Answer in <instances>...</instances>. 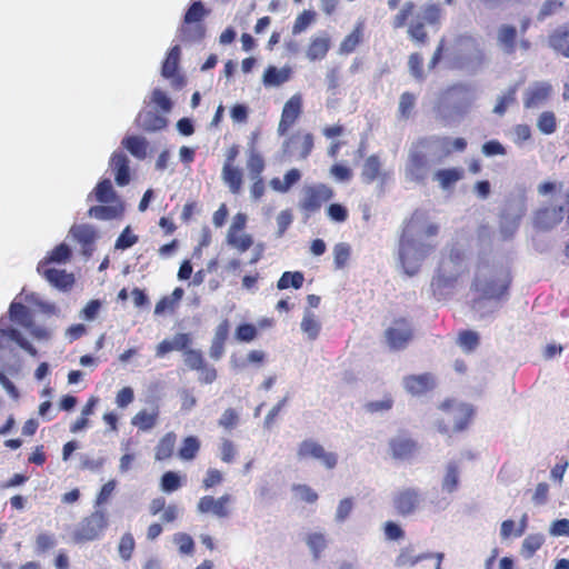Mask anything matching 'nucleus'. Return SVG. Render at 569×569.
Wrapping results in <instances>:
<instances>
[{"label": "nucleus", "instance_id": "f257e3e1", "mask_svg": "<svg viewBox=\"0 0 569 569\" xmlns=\"http://www.w3.org/2000/svg\"><path fill=\"white\" fill-rule=\"evenodd\" d=\"M511 277L506 269H492L485 278L477 276L472 282L476 297L472 299V308L478 309L485 300H500L507 293Z\"/></svg>", "mask_w": 569, "mask_h": 569}, {"label": "nucleus", "instance_id": "f03ea898", "mask_svg": "<svg viewBox=\"0 0 569 569\" xmlns=\"http://www.w3.org/2000/svg\"><path fill=\"white\" fill-rule=\"evenodd\" d=\"M465 260V251L457 247L451 248L449 253L441 259L437 274L431 281L435 296H441L443 289L453 287L458 279L468 271Z\"/></svg>", "mask_w": 569, "mask_h": 569}, {"label": "nucleus", "instance_id": "7ed1b4c3", "mask_svg": "<svg viewBox=\"0 0 569 569\" xmlns=\"http://www.w3.org/2000/svg\"><path fill=\"white\" fill-rule=\"evenodd\" d=\"M108 526V515L103 510H94L77 523L71 532V539L76 545L99 540L103 537Z\"/></svg>", "mask_w": 569, "mask_h": 569}, {"label": "nucleus", "instance_id": "20e7f679", "mask_svg": "<svg viewBox=\"0 0 569 569\" xmlns=\"http://www.w3.org/2000/svg\"><path fill=\"white\" fill-rule=\"evenodd\" d=\"M442 10L439 4L430 3L423 7L422 14L416 17L408 24L407 33L417 46H426L429 41L426 27L437 26L440 22Z\"/></svg>", "mask_w": 569, "mask_h": 569}, {"label": "nucleus", "instance_id": "39448f33", "mask_svg": "<svg viewBox=\"0 0 569 569\" xmlns=\"http://www.w3.org/2000/svg\"><path fill=\"white\" fill-rule=\"evenodd\" d=\"M333 197L332 188L325 183L305 186L298 208L306 218H310L321 209L323 203L330 201Z\"/></svg>", "mask_w": 569, "mask_h": 569}, {"label": "nucleus", "instance_id": "423d86ee", "mask_svg": "<svg viewBox=\"0 0 569 569\" xmlns=\"http://www.w3.org/2000/svg\"><path fill=\"white\" fill-rule=\"evenodd\" d=\"M430 142V138H420L410 150L406 171L407 176L413 181L425 180L428 173L429 160L426 151Z\"/></svg>", "mask_w": 569, "mask_h": 569}, {"label": "nucleus", "instance_id": "0eeeda50", "mask_svg": "<svg viewBox=\"0 0 569 569\" xmlns=\"http://www.w3.org/2000/svg\"><path fill=\"white\" fill-rule=\"evenodd\" d=\"M240 148L238 144H232L226 153V160L221 170V178L224 184L229 188L232 194H239L243 186V172L234 164Z\"/></svg>", "mask_w": 569, "mask_h": 569}, {"label": "nucleus", "instance_id": "6e6552de", "mask_svg": "<svg viewBox=\"0 0 569 569\" xmlns=\"http://www.w3.org/2000/svg\"><path fill=\"white\" fill-rule=\"evenodd\" d=\"M181 49L178 44L171 47L161 66V76L170 81L173 90H181L187 84V78L179 71Z\"/></svg>", "mask_w": 569, "mask_h": 569}, {"label": "nucleus", "instance_id": "1a4fd4ad", "mask_svg": "<svg viewBox=\"0 0 569 569\" xmlns=\"http://www.w3.org/2000/svg\"><path fill=\"white\" fill-rule=\"evenodd\" d=\"M315 138L312 133L297 131L283 141L282 152L288 157L305 160L311 154Z\"/></svg>", "mask_w": 569, "mask_h": 569}, {"label": "nucleus", "instance_id": "9d476101", "mask_svg": "<svg viewBox=\"0 0 569 569\" xmlns=\"http://www.w3.org/2000/svg\"><path fill=\"white\" fill-rule=\"evenodd\" d=\"M388 346L392 350H402L413 338V330L409 321L401 317L393 320L392 325L385 331Z\"/></svg>", "mask_w": 569, "mask_h": 569}, {"label": "nucleus", "instance_id": "9b49d317", "mask_svg": "<svg viewBox=\"0 0 569 569\" xmlns=\"http://www.w3.org/2000/svg\"><path fill=\"white\" fill-rule=\"evenodd\" d=\"M422 497L418 489L405 488L397 491L392 497V506L400 517L413 515L420 507Z\"/></svg>", "mask_w": 569, "mask_h": 569}, {"label": "nucleus", "instance_id": "f8f14e48", "mask_svg": "<svg viewBox=\"0 0 569 569\" xmlns=\"http://www.w3.org/2000/svg\"><path fill=\"white\" fill-rule=\"evenodd\" d=\"M302 106L303 100L300 93L293 94L286 101L277 128V132L279 136H286L288 131L299 120V118L302 114Z\"/></svg>", "mask_w": 569, "mask_h": 569}, {"label": "nucleus", "instance_id": "ddd939ff", "mask_svg": "<svg viewBox=\"0 0 569 569\" xmlns=\"http://www.w3.org/2000/svg\"><path fill=\"white\" fill-rule=\"evenodd\" d=\"M231 501L232 496L229 493H224L219 498L207 495L199 499L197 510L199 513H211L219 519L228 518L231 515V510L229 508Z\"/></svg>", "mask_w": 569, "mask_h": 569}, {"label": "nucleus", "instance_id": "4468645a", "mask_svg": "<svg viewBox=\"0 0 569 569\" xmlns=\"http://www.w3.org/2000/svg\"><path fill=\"white\" fill-rule=\"evenodd\" d=\"M403 387L412 396H421L436 387V378L430 372L409 375L403 378Z\"/></svg>", "mask_w": 569, "mask_h": 569}, {"label": "nucleus", "instance_id": "2eb2a0df", "mask_svg": "<svg viewBox=\"0 0 569 569\" xmlns=\"http://www.w3.org/2000/svg\"><path fill=\"white\" fill-rule=\"evenodd\" d=\"M37 270L51 286L60 290H68L74 283L73 274L66 270L44 267V263H38Z\"/></svg>", "mask_w": 569, "mask_h": 569}, {"label": "nucleus", "instance_id": "dca6fc26", "mask_svg": "<svg viewBox=\"0 0 569 569\" xmlns=\"http://www.w3.org/2000/svg\"><path fill=\"white\" fill-rule=\"evenodd\" d=\"M413 249L415 240L402 234L399 241V260L405 272L409 276L416 274L420 268V259L410 257Z\"/></svg>", "mask_w": 569, "mask_h": 569}, {"label": "nucleus", "instance_id": "f3484780", "mask_svg": "<svg viewBox=\"0 0 569 569\" xmlns=\"http://www.w3.org/2000/svg\"><path fill=\"white\" fill-rule=\"evenodd\" d=\"M391 455L397 460H407L415 456L418 443L410 437L397 436L389 441Z\"/></svg>", "mask_w": 569, "mask_h": 569}, {"label": "nucleus", "instance_id": "a211bd4d", "mask_svg": "<svg viewBox=\"0 0 569 569\" xmlns=\"http://www.w3.org/2000/svg\"><path fill=\"white\" fill-rule=\"evenodd\" d=\"M109 166L114 173L116 183L124 187L130 182L129 159L122 151H114L109 161Z\"/></svg>", "mask_w": 569, "mask_h": 569}, {"label": "nucleus", "instance_id": "6ab92c4d", "mask_svg": "<svg viewBox=\"0 0 569 569\" xmlns=\"http://www.w3.org/2000/svg\"><path fill=\"white\" fill-rule=\"evenodd\" d=\"M552 87L546 82H539L529 88L525 94L523 106L526 109L538 108L550 97Z\"/></svg>", "mask_w": 569, "mask_h": 569}, {"label": "nucleus", "instance_id": "aec40b11", "mask_svg": "<svg viewBox=\"0 0 569 569\" xmlns=\"http://www.w3.org/2000/svg\"><path fill=\"white\" fill-rule=\"evenodd\" d=\"M365 27L366 24L363 20H358L356 22L352 31L340 42L339 52L341 54H350L359 47L363 41Z\"/></svg>", "mask_w": 569, "mask_h": 569}, {"label": "nucleus", "instance_id": "412c9836", "mask_svg": "<svg viewBox=\"0 0 569 569\" xmlns=\"http://www.w3.org/2000/svg\"><path fill=\"white\" fill-rule=\"evenodd\" d=\"M301 171L297 168H291L284 173L282 180L278 177H274L269 181V186L276 192L287 193L295 184L301 180Z\"/></svg>", "mask_w": 569, "mask_h": 569}, {"label": "nucleus", "instance_id": "4be33fe9", "mask_svg": "<svg viewBox=\"0 0 569 569\" xmlns=\"http://www.w3.org/2000/svg\"><path fill=\"white\" fill-rule=\"evenodd\" d=\"M177 443V435L173 431L164 433L154 447V459L166 461L173 457Z\"/></svg>", "mask_w": 569, "mask_h": 569}, {"label": "nucleus", "instance_id": "5701e85b", "mask_svg": "<svg viewBox=\"0 0 569 569\" xmlns=\"http://www.w3.org/2000/svg\"><path fill=\"white\" fill-rule=\"evenodd\" d=\"M137 122L141 129L148 132L162 130L168 123L163 116L151 110L140 112Z\"/></svg>", "mask_w": 569, "mask_h": 569}, {"label": "nucleus", "instance_id": "b1692460", "mask_svg": "<svg viewBox=\"0 0 569 569\" xmlns=\"http://www.w3.org/2000/svg\"><path fill=\"white\" fill-rule=\"evenodd\" d=\"M549 44L555 51L569 58V26H560L555 29L549 36Z\"/></svg>", "mask_w": 569, "mask_h": 569}, {"label": "nucleus", "instance_id": "393cba45", "mask_svg": "<svg viewBox=\"0 0 569 569\" xmlns=\"http://www.w3.org/2000/svg\"><path fill=\"white\" fill-rule=\"evenodd\" d=\"M563 208H543L535 216V224L540 229H550L562 219Z\"/></svg>", "mask_w": 569, "mask_h": 569}, {"label": "nucleus", "instance_id": "a878e982", "mask_svg": "<svg viewBox=\"0 0 569 569\" xmlns=\"http://www.w3.org/2000/svg\"><path fill=\"white\" fill-rule=\"evenodd\" d=\"M291 68L283 67L281 69L274 66H269L262 77V82L266 87H279L291 78Z\"/></svg>", "mask_w": 569, "mask_h": 569}, {"label": "nucleus", "instance_id": "bb28decb", "mask_svg": "<svg viewBox=\"0 0 569 569\" xmlns=\"http://www.w3.org/2000/svg\"><path fill=\"white\" fill-rule=\"evenodd\" d=\"M183 295L184 290L181 287L174 288L170 296H163L156 303L154 315L160 316L166 312H173L179 306Z\"/></svg>", "mask_w": 569, "mask_h": 569}, {"label": "nucleus", "instance_id": "cd10ccee", "mask_svg": "<svg viewBox=\"0 0 569 569\" xmlns=\"http://www.w3.org/2000/svg\"><path fill=\"white\" fill-rule=\"evenodd\" d=\"M123 206L120 201L111 206H93L88 210V216L98 220H113L122 216Z\"/></svg>", "mask_w": 569, "mask_h": 569}, {"label": "nucleus", "instance_id": "c85d7f7f", "mask_svg": "<svg viewBox=\"0 0 569 569\" xmlns=\"http://www.w3.org/2000/svg\"><path fill=\"white\" fill-rule=\"evenodd\" d=\"M159 413L158 407H154L150 412L140 410L132 417L131 423L141 431H149L157 426Z\"/></svg>", "mask_w": 569, "mask_h": 569}, {"label": "nucleus", "instance_id": "c756f323", "mask_svg": "<svg viewBox=\"0 0 569 569\" xmlns=\"http://www.w3.org/2000/svg\"><path fill=\"white\" fill-rule=\"evenodd\" d=\"M206 28L203 23H186L179 28L178 38L182 42H199L204 38Z\"/></svg>", "mask_w": 569, "mask_h": 569}, {"label": "nucleus", "instance_id": "7c9ffc66", "mask_svg": "<svg viewBox=\"0 0 569 569\" xmlns=\"http://www.w3.org/2000/svg\"><path fill=\"white\" fill-rule=\"evenodd\" d=\"M330 50V39L327 36L315 37L310 40L307 49V58L310 61L322 60Z\"/></svg>", "mask_w": 569, "mask_h": 569}, {"label": "nucleus", "instance_id": "2f4dec72", "mask_svg": "<svg viewBox=\"0 0 569 569\" xmlns=\"http://www.w3.org/2000/svg\"><path fill=\"white\" fill-rule=\"evenodd\" d=\"M70 234L84 249L90 248L97 239V231L90 224H74L70 229Z\"/></svg>", "mask_w": 569, "mask_h": 569}, {"label": "nucleus", "instance_id": "473e14b6", "mask_svg": "<svg viewBox=\"0 0 569 569\" xmlns=\"http://www.w3.org/2000/svg\"><path fill=\"white\" fill-rule=\"evenodd\" d=\"M382 176L381 161L379 156H369L362 166L361 179L365 183L370 184Z\"/></svg>", "mask_w": 569, "mask_h": 569}, {"label": "nucleus", "instance_id": "72a5a7b5", "mask_svg": "<svg viewBox=\"0 0 569 569\" xmlns=\"http://www.w3.org/2000/svg\"><path fill=\"white\" fill-rule=\"evenodd\" d=\"M9 316L12 321L22 326L26 329L32 327V313L28 307L21 302H11L9 307Z\"/></svg>", "mask_w": 569, "mask_h": 569}, {"label": "nucleus", "instance_id": "f704fd0d", "mask_svg": "<svg viewBox=\"0 0 569 569\" xmlns=\"http://www.w3.org/2000/svg\"><path fill=\"white\" fill-rule=\"evenodd\" d=\"M498 42L507 54L516 51L517 29L511 24H502L498 30Z\"/></svg>", "mask_w": 569, "mask_h": 569}, {"label": "nucleus", "instance_id": "c9c22d12", "mask_svg": "<svg viewBox=\"0 0 569 569\" xmlns=\"http://www.w3.org/2000/svg\"><path fill=\"white\" fill-rule=\"evenodd\" d=\"M451 415L453 418V430L460 432L463 431L471 422L473 409L466 405H458L452 408Z\"/></svg>", "mask_w": 569, "mask_h": 569}, {"label": "nucleus", "instance_id": "e433bc0d", "mask_svg": "<svg viewBox=\"0 0 569 569\" xmlns=\"http://www.w3.org/2000/svg\"><path fill=\"white\" fill-rule=\"evenodd\" d=\"M201 448V442L196 436H188L183 438L181 446L178 450V457L183 461H191L196 459Z\"/></svg>", "mask_w": 569, "mask_h": 569}, {"label": "nucleus", "instance_id": "4c0bfd02", "mask_svg": "<svg viewBox=\"0 0 569 569\" xmlns=\"http://www.w3.org/2000/svg\"><path fill=\"white\" fill-rule=\"evenodd\" d=\"M121 143L133 157L138 159L146 158L148 143L144 138L138 136H128L122 140Z\"/></svg>", "mask_w": 569, "mask_h": 569}, {"label": "nucleus", "instance_id": "58836bf2", "mask_svg": "<svg viewBox=\"0 0 569 569\" xmlns=\"http://www.w3.org/2000/svg\"><path fill=\"white\" fill-rule=\"evenodd\" d=\"M94 198L98 202L109 203L119 201L112 183L109 179H103L98 182L94 188Z\"/></svg>", "mask_w": 569, "mask_h": 569}, {"label": "nucleus", "instance_id": "ea45409f", "mask_svg": "<svg viewBox=\"0 0 569 569\" xmlns=\"http://www.w3.org/2000/svg\"><path fill=\"white\" fill-rule=\"evenodd\" d=\"M72 252L68 244L60 243L56 246L48 256L39 263H44V267L50 266L52 262L66 263L71 259Z\"/></svg>", "mask_w": 569, "mask_h": 569}, {"label": "nucleus", "instance_id": "a19ab883", "mask_svg": "<svg viewBox=\"0 0 569 569\" xmlns=\"http://www.w3.org/2000/svg\"><path fill=\"white\" fill-rule=\"evenodd\" d=\"M264 169H266V160H264L263 156L254 149L250 150V152L248 153V158H247V170L249 172V177L250 178L262 177Z\"/></svg>", "mask_w": 569, "mask_h": 569}, {"label": "nucleus", "instance_id": "79ce46f5", "mask_svg": "<svg viewBox=\"0 0 569 569\" xmlns=\"http://www.w3.org/2000/svg\"><path fill=\"white\" fill-rule=\"evenodd\" d=\"M463 178V170L461 168L440 169L436 172V179L439 181L441 188L448 189Z\"/></svg>", "mask_w": 569, "mask_h": 569}, {"label": "nucleus", "instance_id": "37998d69", "mask_svg": "<svg viewBox=\"0 0 569 569\" xmlns=\"http://www.w3.org/2000/svg\"><path fill=\"white\" fill-rule=\"evenodd\" d=\"M303 282L305 276L301 271H284L277 281V288L279 290H286L290 287L293 289H300L302 288Z\"/></svg>", "mask_w": 569, "mask_h": 569}, {"label": "nucleus", "instance_id": "c03bdc74", "mask_svg": "<svg viewBox=\"0 0 569 569\" xmlns=\"http://www.w3.org/2000/svg\"><path fill=\"white\" fill-rule=\"evenodd\" d=\"M457 343L463 350V352L470 353L478 348L480 343V337L478 332L473 330H461L458 333Z\"/></svg>", "mask_w": 569, "mask_h": 569}, {"label": "nucleus", "instance_id": "a18cd8bd", "mask_svg": "<svg viewBox=\"0 0 569 569\" xmlns=\"http://www.w3.org/2000/svg\"><path fill=\"white\" fill-rule=\"evenodd\" d=\"M227 243L238 252H246L253 244V238L246 232L227 233Z\"/></svg>", "mask_w": 569, "mask_h": 569}, {"label": "nucleus", "instance_id": "49530a36", "mask_svg": "<svg viewBox=\"0 0 569 569\" xmlns=\"http://www.w3.org/2000/svg\"><path fill=\"white\" fill-rule=\"evenodd\" d=\"M545 538L540 533L529 535L525 538L521 546V553L526 558H531L543 545Z\"/></svg>", "mask_w": 569, "mask_h": 569}, {"label": "nucleus", "instance_id": "de8ad7c7", "mask_svg": "<svg viewBox=\"0 0 569 569\" xmlns=\"http://www.w3.org/2000/svg\"><path fill=\"white\" fill-rule=\"evenodd\" d=\"M322 449L323 446H321L319 442L312 439H307L299 445L297 456L301 460L307 458L316 459Z\"/></svg>", "mask_w": 569, "mask_h": 569}, {"label": "nucleus", "instance_id": "09e8293b", "mask_svg": "<svg viewBox=\"0 0 569 569\" xmlns=\"http://www.w3.org/2000/svg\"><path fill=\"white\" fill-rule=\"evenodd\" d=\"M136 548V541L131 532H126L121 536L118 545V552L123 561H129L132 558Z\"/></svg>", "mask_w": 569, "mask_h": 569}, {"label": "nucleus", "instance_id": "8fccbe9b", "mask_svg": "<svg viewBox=\"0 0 569 569\" xmlns=\"http://www.w3.org/2000/svg\"><path fill=\"white\" fill-rule=\"evenodd\" d=\"M429 558V555L416 556L410 548H403L396 558L397 567H412L419 561Z\"/></svg>", "mask_w": 569, "mask_h": 569}, {"label": "nucleus", "instance_id": "3c124183", "mask_svg": "<svg viewBox=\"0 0 569 569\" xmlns=\"http://www.w3.org/2000/svg\"><path fill=\"white\" fill-rule=\"evenodd\" d=\"M301 329L312 340L319 336L320 323L312 312L307 311L305 313L301 321Z\"/></svg>", "mask_w": 569, "mask_h": 569}, {"label": "nucleus", "instance_id": "603ef678", "mask_svg": "<svg viewBox=\"0 0 569 569\" xmlns=\"http://www.w3.org/2000/svg\"><path fill=\"white\" fill-rule=\"evenodd\" d=\"M539 131L543 134H551L557 130V119L552 111H543L537 121Z\"/></svg>", "mask_w": 569, "mask_h": 569}, {"label": "nucleus", "instance_id": "864d4df0", "mask_svg": "<svg viewBox=\"0 0 569 569\" xmlns=\"http://www.w3.org/2000/svg\"><path fill=\"white\" fill-rule=\"evenodd\" d=\"M208 13L201 1H194L187 10L183 22L186 23H202V19Z\"/></svg>", "mask_w": 569, "mask_h": 569}, {"label": "nucleus", "instance_id": "5fc2aeb1", "mask_svg": "<svg viewBox=\"0 0 569 569\" xmlns=\"http://www.w3.org/2000/svg\"><path fill=\"white\" fill-rule=\"evenodd\" d=\"M416 106V96L411 92H403L399 99L398 111L402 119H409Z\"/></svg>", "mask_w": 569, "mask_h": 569}, {"label": "nucleus", "instance_id": "6e6d98bb", "mask_svg": "<svg viewBox=\"0 0 569 569\" xmlns=\"http://www.w3.org/2000/svg\"><path fill=\"white\" fill-rule=\"evenodd\" d=\"M459 483V470L456 463H449L447 472L442 481V488L447 492H453L457 490Z\"/></svg>", "mask_w": 569, "mask_h": 569}, {"label": "nucleus", "instance_id": "4d7b16f0", "mask_svg": "<svg viewBox=\"0 0 569 569\" xmlns=\"http://www.w3.org/2000/svg\"><path fill=\"white\" fill-rule=\"evenodd\" d=\"M160 486L164 492H173L182 486V480L177 472L166 471L161 476Z\"/></svg>", "mask_w": 569, "mask_h": 569}, {"label": "nucleus", "instance_id": "13d9d810", "mask_svg": "<svg viewBox=\"0 0 569 569\" xmlns=\"http://www.w3.org/2000/svg\"><path fill=\"white\" fill-rule=\"evenodd\" d=\"M307 545L310 548L313 557L318 559L327 547V540L323 533L313 532L307 537Z\"/></svg>", "mask_w": 569, "mask_h": 569}, {"label": "nucleus", "instance_id": "bf43d9fd", "mask_svg": "<svg viewBox=\"0 0 569 569\" xmlns=\"http://www.w3.org/2000/svg\"><path fill=\"white\" fill-rule=\"evenodd\" d=\"M416 4L412 1H407L399 12L392 19V27L395 29L403 28L408 19L412 16Z\"/></svg>", "mask_w": 569, "mask_h": 569}, {"label": "nucleus", "instance_id": "052dcab7", "mask_svg": "<svg viewBox=\"0 0 569 569\" xmlns=\"http://www.w3.org/2000/svg\"><path fill=\"white\" fill-rule=\"evenodd\" d=\"M184 363L191 370H200L206 363L203 355L199 350L188 349L183 352Z\"/></svg>", "mask_w": 569, "mask_h": 569}, {"label": "nucleus", "instance_id": "680f3d73", "mask_svg": "<svg viewBox=\"0 0 569 569\" xmlns=\"http://www.w3.org/2000/svg\"><path fill=\"white\" fill-rule=\"evenodd\" d=\"M291 489L300 501L307 503H316L319 498L318 493L308 485H293Z\"/></svg>", "mask_w": 569, "mask_h": 569}, {"label": "nucleus", "instance_id": "e2e57ef3", "mask_svg": "<svg viewBox=\"0 0 569 569\" xmlns=\"http://www.w3.org/2000/svg\"><path fill=\"white\" fill-rule=\"evenodd\" d=\"M139 238L132 233L130 226H127L116 240V249L126 250L138 242Z\"/></svg>", "mask_w": 569, "mask_h": 569}, {"label": "nucleus", "instance_id": "0e129e2a", "mask_svg": "<svg viewBox=\"0 0 569 569\" xmlns=\"http://www.w3.org/2000/svg\"><path fill=\"white\" fill-rule=\"evenodd\" d=\"M102 302L99 299L90 300L80 311L79 317L86 321H93L98 318Z\"/></svg>", "mask_w": 569, "mask_h": 569}, {"label": "nucleus", "instance_id": "69168bd1", "mask_svg": "<svg viewBox=\"0 0 569 569\" xmlns=\"http://www.w3.org/2000/svg\"><path fill=\"white\" fill-rule=\"evenodd\" d=\"M350 258V247L346 243H338L333 249V261L336 269H342L346 267Z\"/></svg>", "mask_w": 569, "mask_h": 569}, {"label": "nucleus", "instance_id": "338daca9", "mask_svg": "<svg viewBox=\"0 0 569 569\" xmlns=\"http://www.w3.org/2000/svg\"><path fill=\"white\" fill-rule=\"evenodd\" d=\"M236 339L242 342H250L258 336V330L252 323H241L236 329Z\"/></svg>", "mask_w": 569, "mask_h": 569}, {"label": "nucleus", "instance_id": "774afa93", "mask_svg": "<svg viewBox=\"0 0 569 569\" xmlns=\"http://www.w3.org/2000/svg\"><path fill=\"white\" fill-rule=\"evenodd\" d=\"M408 67L411 72V74L417 80H422L425 78L423 73V58L420 53L413 52L409 56L408 59Z\"/></svg>", "mask_w": 569, "mask_h": 569}]
</instances>
